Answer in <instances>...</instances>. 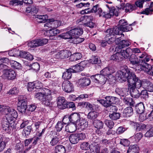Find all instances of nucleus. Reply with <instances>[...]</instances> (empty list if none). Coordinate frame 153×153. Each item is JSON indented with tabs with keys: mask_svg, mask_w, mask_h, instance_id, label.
<instances>
[{
	"mask_svg": "<svg viewBox=\"0 0 153 153\" xmlns=\"http://www.w3.org/2000/svg\"><path fill=\"white\" fill-rule=\"evenodd\" d=\"M0 113L5 115L1 122L3 129L7 132L15 129L16 123L15 119L18 117L16 111L12 108L0 105Z\"/></svg>",
	"mask_w": 153,
	"mask_h": 153,
	"instance_id": "1",
	"label": "nucleus"
},
{
	"mask_svg": "<svg viewBox=\"0 0 153 153\" xmlns=\"http://www.w3.org/2000/svg\"><path fill=\"white\" fill-rule=\"evenodd\" d=\"M141 80L136 76L129 79L128 81V89L130 90V94L132 97L138 98L140 94L139 91L136 88H140L141 87Z\"/></svg>",
	"mask_w": 153,
	"mask_h": 153,
	"instance_id": "2",
	"label": "nucleus"
},
{
	"mask_svg": "<svg viewBox=\"0 0 153 153\" xmlns=\"http://www.w3.org/2000/svg\"><path fill=\"white\" fill-rule=\"evenodd\" d=\"M42 92H37L34 95L35 98L42 101V103L47 106L52 105L51 101L52 99L51 91L47 88H44Z\"/></svg>",
	"mask_w": 153,
	"mask_h": 153,
	"instance_id": "3",
	"label": "nucleus"
},
{
	"mask_svg": "<svg viewBox=\"0 0 153 153\" xmlns=\"http://www.w3.org/2000/svg\"><path fill=\"white\" fill-rule=\"evenodd\" d=\"M133 24H130L129 26L127 25V22L124 19L120 20L119 22V26L117 27H115L113 28H110L108 29V31L109 32H112L113 31H115L116 34H120L122 35L121 31H128L132 30L131 26Z\"/></svg>",
	"mask_w": 153,
	"mask_h": 153,
	"instance_id": "4",
	"label": "nucleus"
},
{
	"mask_svg": "<svg viewBox=\"0 0 153 153\" xmlns=\"http://www.w3.org/2000/svg\"><path fill=\"white\" fill-rule=\"evenodd\" d=\"M133 75L136 76L134 73L130 72L128 70L124 69L122 70L119 71L116 73L115 79L119 80L122 79L123 81H125L126 79H127V82H128L129 79L133 76Z\"/></svg>",
	"mask_w": 153,
	"mask_h": 153,
	"instance_id": "5",
	"label": "nucleus"
},
{
	"mask_svg": "<svg viewBox=\"0 0 153 153\" xmlns=\"http://www.w3.org/2000/svg\"><path fill=\"white\" fill-rule=\"evenodd\" d=\"M86 138L84 133H79L71 134L69 137L70 142L72 144L77 143L80 140H83Z\"/></svg>",
	"mask_w": 153,
	"mask_h": 153,
	"instance_id": "6",
	"label": "nucleus"
},
{
	"mask_svg": "<svg viewBox=\"0 0 153 153\" xmlns=\"http://www.w3.org/2000/svg\"><path fill=\"white\" fill-rule=\"evenodd\" d=\"M105 100L103 99L97 100V102L105 107H108L111 105L116 103V97L110 96H108L105 97Z\"/></svg>",
	"mask_w": 153,
	"mask_h": 153,
	"instance_id": "7",
	"label": "nucleus"
},
{
	"mask_svg": "<svg viewBox=\"0 0 153 153\" xmlns=\"http://www.w3.org/2000/svg\"><path fill=\"white\" fill-rule=\"evenodd\" d=\"M48 42V40L46 39H37L28 42L27 45L31 48H35L45 45Z\"/></svg>",
	"mask_w": 153,
	"mask_h": 153,
	"instance_id": "8",
	"label": "nucleus"
},
{
	"mask_svg": "<svg viewBox=\"0 0 153 153\" xmlns=\"http://www.w3.org/2000/svg\"><path fill=\"white\" fill-rule=\"evenodd\" d=\"M2 72L3 74L1 75V77L4 79L8 80H13L16 77V73L15 71L12 69L4 70Z\"/></svg>",
	"mask_w": 153,
	"mask_h": 153,
	"instance_id": "9",
	"label": "nucleus"
},
{
	"mask_svg": "<svg viewBox=\"0 0 153 153\" xmlns=\"http://www.w3.org/2000/svg\"><path fill=\"white\" fill-rule=\"evenodd\" d=\"M91 78L93 82L100 84H105L107 80L111 81L108 77L101 74L92 75Z\"/></svg>",
	"mask_w": 153,
	"mask_h": 153,
	"instance_id": "10",
	"label": "nucleus"
},
{
	"mask_svg": "<svg viewBox=\"0 0 153 153\" xmlns=\"http://www.w3.org/2000/svg\"><path fill=\"white\" fill-rule=\"evenodd\" d=\"M114 72L113 69L111 67H106L100 71V74L108 77L110 80L115 79V77L112 75Z\"/></svg>",
	"mask_w": 153,
	"mask_h": 153,
	"instance_id": "11",
	"label": "nucleus"
},
{
	"mask_svg": "<svg viewBox=\"0 0 153 153\" xmlns=\"http://www.w3.org/2000/svg\"><path fill=\"white\" fill-rule=\"evenodd\" d=\"M141 70L146 72L148 74L153 76V65H149L146 63L142 62L141 64L139 65Z\"/></svg>",
	"mask_w": 153,
	"mask_h": 153,
	"instance_id": "12",
	"label": "nucleus"
},
{
	"mask_svg": "<svg viewBox=\"0 0 153 153\" xmlns=\"http://www.w3.org/2000/svg\"><path fill=\"white\" fill-rule=\"evenodd\" d=\"M18 103V110L22 113L25 114L27 109V104L25 99H19Z\"/></svg>",
	"mask_w": 153,
	"mask_h": 153,
	"instance_id": "13",
	"label": "nucleus"
},
{
	"mask_svg": "<svg viewBox=\"0 0 153 153\" xmlns=\"http://www.w3.org/2000/svg\"><path fill=\"white\" fill-rule=\"evenodd\" d=\"M141 87L145 89L147 91L153 92V84L147 80H141Z\"/></svg>",
	"mask_w": 153,
	"mask_h": 153,
	"instance_id": "14",
	"label": "nucleus"
},
{
	"mask_svg": "<svg viewBox=\"0 0 153 153\" xmlns=\"http://www.w3.org/2000/svg\"><path fill=\"white\" fill-rule=\"evenodd\" d=\"M109 29L106 31V35L105 37V40H106L107 43L108 44H111L115 40L116 37L114 35H119L120 34H116L115 31H113L112 32H109L108 31Z\"/></svg>",
	"mask_w": 153,
	"mask_h": 153,
	"instance_id": "15",
	"label": "nucleus"
},
{
	"mask_svg": "<svg viewBox=\"0 0 153 153\" xmlns=\"http://www.w3.org/2000/svg\"><path fill=\"white\" fill-rule=\"evenodd\" d=\"M62 88L66 92L70 93L74 90V87L72 83L69 81H64L62 85Z\"/></svg>",
	"mask_w": 153,
	"mask_h": 153,
	"instance_id": "16",
	"label": "nucleus"
},
{
	"mask_svg": "<svg viewBox=\"0 0 153 153\" xmlns=\"http://www.w3.org/2000/svg\"><path fill=\"white\" fill-rule=\"evenodd\" d=\"M129 60L130 63L133 65H137V69L140 71H142L141 70L140 67H139V65L140 64L142 63V62H143V60L142 62H141L140 60H138V57L135 55H131L130 58Z\"/></svg>",
	"mask_w": 153,
	"mask_h": 153,
	"instance_id": "17",
	"label": "nucleus"
},
{
	"mask_svg": "<svg viewBox=\"0 0 153 153\" xmlns=\"http://www.w3.org/2000/svg\"><path fill=\"white\" fill-rule=\"evenodd\" d=\"M57 103L58 108L60 109H64L66 107L67 102L63 97H58L57 99Z\"/></svg>",
	"mask_w": 153,
	"mask_h": 153,
	"instance_id": "18",
	"label": "nucleus"
},
{
	"mask_svg": "<svg viewBox=\"0 0 153 153\" xmlns=\"http://www.w3.org/2000/svg\"><path fill=\"white\" fill-rule=\"evenodd\" d=\"M86 62L85 61H82L80 63L73 66L72 68H71L73 71V72H78L82 71L84 67L85 66Z\"/></svg>",
	"mask_w": 153,
	"mask_h": 153,
	"instance_id": "19",
	"label": "nucleus"
},
{
	"mask_svg": "<svg viewBox=\"0 0 153 153\" xmlns=\"http://www.w3.org/2000/svg\"><path fill=\"white\" fill-rule=\"evenodd\" d=\"M88 122L84 119H80L76 124L77 128L80 129L81 130H83L86 128L88 127Z\"/></svg>",
	"mask_w": 153,
	"mask_h": 153,
	"instance_id": "20",
	"label": "nucleus"
},
{
	"mask_svg": "<svg viewBox=\"0 0 153 153\" xmlns=\"http://www.w3.org/2000/svg\"><path fill=\"white\" fill-rule=\"evenodd\" d=\"M69 121L72 123H76L80 119V115L79 113H74L71 114L68 117Z\"/></svg>",
	"mask_w": 153,
	"mask_h": 153,
	"instance_id": "21",
	"label": "nucleus"
},
{
	"mask_svg": "<svg viewBox=\"0 0 153 153\" xmlns=\"http://www.w3.org/2000/svg\"><path fill=\"white\" fill-rule=\"evenodd\" d=\"M90 149L91 153H99L100 150V144L96 142H93L91 144Z\"/></svg>",
	"mask_w": 153,
	"mask_h": 153,
	"instance_id": "22",
	"label": "nucleus"
},
{
	"mask_svg": "<svg viewBox=\"0 0 153 153\" xmlns=\"http://www.w3.org/2000/svg\"><path fill=\"white\" fill-rule=\"evenodd\" d=\"M92 19V18L91 16H82L78 19L76 21V22L79 25L85 26L87 23V22H88L89 21L91 20Z\"/></svg>",
	"mask_w": 153,
	"mask_h": 153,
	"instance_id": "23",
	"label": "nucleus"
},
{
	"mask_svg": "<svg viewBox=\"0 0 153 153\" xmlns=\"http://www.w3.org/2000/svg\"><path fill=\"white\" fill-rule=\"evenodd\" d=\"M116 107L114 106H112L110 107V111H112V113L110 114L109 117L110 118L113 120H116L118 119L120 117V114L118 113L114 112L116 110Z\"/></svg>",
	"mask_w": 153,
	"mask_h": 153,
	"instance_id": "24",
	"label": "nucleus"
},
{
	"mask_svg": "<svg viewBox=\"0 0 153 153\" xmlns=\"http://www.w3.org/2000/svg\"><path fill=\"white\" fill-rule=\"evenodd\" d=\"M70 31L72 33L73 36L77 37L80 36L82 34L83 30L82 28L77 27L70 30Z\"/></svg>",
	"mask_w": 153,
	"mask_h": 153,
	"instance_id": "25",
	"label": "nucleus"
},
{
	"mask_svg": "<svg viewBox=\"0 0 153 153\" xmlns=\"http://www.w3.org/2000/svg\"><path fill=\"white\" fill-rule=\"evenodd\" d=\"M131 53V49L129 48H128L125 50H121L120 52L121 55V57H122V60L124 58H128Z\"/></svg>",
	"mask_w": 153,
	"mask_h": 153,
	"instance_id": "26",
	"label": "nucleus"
},
{
	"mask_svg": "<svg viewBox=\"0 0 153 153\" xmlns=\"http://www.w3.org/2000/svg\"><path fill=\"white\" fill-rule=\"evenodd\" d=\"M128 89L126 88H117L115 90V92L120 96H124L128 94Z\"/></svg>",
	"mask_w": 153,
	"mask_h": 153,
	"instance_id": "27",
	"label": "nucleus"
},
{
	"mask_svg": "<svg viewBox=\"0 0 153 153\" xmlns=\"http://www.w3.org/2000/svg\"><path fill=\"white\" fill-rule=\"evenodd\" d=\"M20 57L27 59L32 60L33 59V56L29 53L24 51H21L19 52Z\"/></svg>",
	"mask_w": 153,
	"mask_h": 153,
	"instance_id": "28",
	"label": "nucleus"
},
{
	"mask_svg": "<svg viewBox=\"0 0 153 153\" xmlns=\"http://www.w3.org/2000/svg\"><path fill=\"white\" fill-rule=\"evenodd\" d=\"M10 63V60L6 58H0V69L6 68L7 65Z\"/></svg>",
	"mask_w": 153,
	"mask_h": 153,
	"instance_id": "29",
	"label": "nucleus"
},
{
	"mask_svg": "<svg viewBox=\"0 0 153 153\" xmlns=\"http://www.w3.org/2000/svg\"><path fill=\"white\" fill-rule=\"evenodd\" d=\"M139 148L137 145H131L129 146L127 153H138Z\"/></svg>",
	"mask_w": 153,
	"mask_h": 153,
	"instance_id": "30",
	"label": "nucleus"
},
{
	"mask_svg": "<svg viewBox=\"0 0 153 153\" xmlns=\"http://www.w3.org/2000/svg\"><path fill=\"white\" fill-rule=\"evenodd\" d=\"M51 29L46 31L45 33L48 36H52L56 35L60 33L59 30L55 28H51Z\"/></svg>",
	"mask_w": 153,
	"mask_h": 153,
	"instance_id": "31",
	"label": "nucleus"
},
{
	"mask_svg": "<svg viewBox=\"0 0 153 153\" xmlns=\"http://www.w3.org/2000/svg\"><path fill=\"white\" fill-rule=\"evenodd\" d=\"M35 18L38 23H43L46 22L48 19V17L47 15H36Z\"/></svg>",
	"mask_w": 153,
	"mask_h": 153,
	"instance_id": "32",
	"label": "nucleus"
},
{
	"mask_svg": "<svg viewBox=\"0 0 153 153\" xmlns=\"http://www.w3.org/2000/svg\"><path fill=\"white\" fill-rule=\"evenodd\" d=\"M79 83L82 86H87L90 83V80L88 78L84 77L79 79Z\"/></svg>",
	"mask_w": 153,
	"mask_h": 153,
	"instance_id": "33",
	"label": "nucleus"
},
{
	"mask_svg": "<svg viewBox=\"0 0 153 153\" xmlns=\"http://www.w3.org/2000/svg\"><path fill=\"white\" fill-rule=\"evenodd\" d=\"M75 123L69 124L65 127V131L69 132H73L75 131L77 128Z\"/></svg>",
	"mask_w": 153,
	"mask_h": 153,
	"instance_id": "34",
	"label": "nucleus"
},
{
	"mask_svg": "<svg viewBox=\"0 0 153 153\" xmlns=\"http://www.w3.org/2000/svg\"><path fill=\"white\" fill-rule=\"evenodd\" d=\"M144 105L142 102L137 104L136 106V111L139 114H142L144 112Z\"/></svg>",
	"mask_w": 153,
	"mask_h": 153,
	"instance_id": "35",
	"label": "nucleus"
},
{
	"mask_svg": "<svg viewBox=\"0 0 153 153\" xmlns=\"http://www.w3.org/2000/svg\"><path fill=\"white\" fill-rule=\"evenodd\" d=\"M73 70L71 68L68 69L67 71L64 72L62 76V78L64 79H68L71 77L72 74L71 73L73 72Z\"/></svg>",
	"mask_w": 153,
	"mask_h": 153,
	"instance_id": "36",
	"label": "nucleus"
},
{
	"mask_svg": "<svg viewBox=\"0 0 153 153\" xmlns=\"http://www.w3.org/2000/svg\"><path fill=\"white\" fill-rule=\"evenodd\" d=\"M66 150L65 147L62 145L56 146L55 148V153H65Z\"/></svg>",
	"mask_w": 153,
	"mask_h": 153,
	"instance_id": "37",
	"label": "nucleus"
},
{
	"mask_svg": "<svg viewBox=\"0 0 153 153\" xmlns=\"http://www.w3.org/2000/svg\"><path fill=\"white\" fill-rule=\"evenodd\" d=\"M59 36L65 39H71L72 40V39L73 38L72 33L70 32V30L65 33H62L59 35Z\"/></svg>",
	"mask_w": 153,
	"mask_h": 153,
	"instance_id": "38",
	"label": "nucleus"
},
{
	"mask_svg": "<svg viewBox=\"0 0 153 153\" xmlns=\"http://www.w3.org/2000/svg\"><path fill=\"white\" fill-rule=\"evenodd\" d=\"M66 119V118L64 117L62 120V123L61 122H59L57 123L56 126V128L57 131H59L62 130L64 126L63 123L65 124L67 123L65 121Z\"/></svg>",
	"mask_w": 153,
	"mask_h": 153,
	"instance_id": "39",
	"label": "nucleus"
},
{
	"mask_svg": "<svg viewBox=\"0 0 153 153\" xmlns=\"http://www.w3.org/2000/svg\"><path fill=\"white\" fill-rule=\"evenodd\" d=\"M51 21L52 23V26H51L53 28H55L61 26L63 24V22L60 20H55L53 19H51Z\"/></svg>",
	"mask_w": 153,
	"mask_h": 153,
	"instance_id": "40",
	"label": "nucleus"
},
{
	"mask_svg": "<svg viewBox=\"0 0 153 153\" xmlns=\"http://www.w3.org/2000/svg\"><path fill=\"white\" fill-rule=\"evenodd\" d=\"M82 57V55L81 53H75L71 55L70 60L72 61H74L80 59Z\"/></svg>",
	"mask_w": 153,
	"mask_h": 153,
	"instance_id": "41",
	"label": "nucleus"
},
{
	"mask_svg": "<svg viewBox=\"0 0 153 153\" xmlns=\"http://www.w3.org/2000/svg\"><path fill=\"white\" fill-rule=\"evenodd\" d=\"M110 59L116 62H119L122 60V57L119 52H117L113 55L110 57Z\"/></svg>",
	"mask_w": 153,
	"mask_h": 153,
	"instance_id": "42",
	"label": "nucleus"
},
{
	"mask_svg": "<svg viewBox=\"0 0 153 153\" xmlns=\"http://www.w3.org/2000/svg\"><path fill=\"white\" fill-rule=\"evenodd\" d=\"M124 116L126 117H130L133 113V110L131 107H128L126 108L123 111Z\"/></svg>",
	"mask_w": 153,
	"mask_h": 153,
	"instance_id": "43",
	"label": "nucleus"
},
{
	"mask_svg": "<svg viewBox=\"0 0 153 153\" xmlns=\"http://www.w3.org/2000/svg\"><path fill=\"white\" fill-rule=\"evenodd\" d=\"M135 6L134 4L129 3H126L125 6V12L127 13L131 12L135 9Z\"/></svg>",
	"mask_w": 153,
	"mask_h": 153,
	"instance_id": "44",
	"label": "nucleus"
},
{
	"mask_svg": "<svg viewBox=\"0 0 153 153\" xmlns=\"http://www.w3.org/2000/svg\"><path fill=\"white\" fill-rule=\"evenodd\" d=\"M95 128L97 129H101L103 128L104 124L100 120H95L93 123Z\"/></svg>",
	"mask_w": 153,
	"mask_h": 153,
	"instance_id": "45",
	"label": "nucleus"
},
{
	"mask_svg": "<svg viewBox=\"0 0 153 153\" xmlns=\"http://www.w3.org/2000/svg\"><path fill=\"white\" fill-rule=\"evenodd\" d=\"M134 124V126L136 128V130L137 131L143 130L146 128V126L143 124H139L137 123H135Z\"/></svg>",
	"mask_w": 153,
	"mask_h": 153,
	"instance_id": "46",
	"label": "nucleus"
},
{
	"mask_svg": "<svg viewBox=\"0 0 153 153\" xmlns=\"http://www.w3.org/2000/svg\"><path fill=\"white\" fill-rule=\"evenodd\" d=\"M130 44V42L127 40H122L120 42L118 48L121 49V48L127 47Z\"/></svg>",
	"mask_w": 153,
	"mask_h": 153,
	"instance_id": "47",
	"label": "nucleus"
},
{
	"mask_svg": "<svg viewBox=\"0 0 153 153\" xmlns=\"http://www.w3.org/2000/svg\"><path fill=\"white\" fill-rule=\"evenodd\" d=\"M143 136V134L141 133H137L133 137V140L135 142H138L141 139Z\"/></svg>",
	"mask_w": 153,
	"mask_h": 153,
	"instance_id": "48",
	"label": "nucleus"
},
{
	"mask_svg": "<svg viewBox=\"0 0 153 153\" xmlns=\"http://www.w3.org/2000/svg\"><path fill=\"white\" fill-rule=\"evenodd\" d=\"M98 13L100 17H104L106 18H110V16H109V13H106L102 12L101 8L98 9Z\"/></svg>",
	"mask_w": 153,
	"mask_h": 153,
	"instance_id": "49",
	"label": "nucleus"
},
{
	"mask_svg": "<svg viewBox=\"0 0 153 153\" xmlns=\"http://www.w3.org/2000/svg\"><path fill=\"white\" fill-rule=\"evenodd\" d=\"M10 63L11 67L16 69H19L21 68V65L19 62L13 60L10 61Z\"/></svg>",
	"mask_w": 153,
	"mask_h": 153,
	"instance_id": "50",
	"label": "nucleus"
},
{
	"mask_svg": "<svg viewBox=\"0 0 153 153\" xmlns=\"http://www.w3.org/2000/svg\"><path fill=\"white\" fill-rule=\"evenodd\" d=\"M153 5V2H151L149 8H146L145 10L142 12V13L146 14L147 15L152 13L153 11V8L152 7Z\"/></svg>",
	"mask_w": 153,
	"mask_h": 153,
	"instance_id": "51",
	"label": "nucleus"
},
{
	"mask_svg": "<svg viewBox=\"0 0 153 153\" xmlns=\"http://www.w3.org/2000/svg\"><path fill=\"white\" fill-rule=\"evenodd\" d=\"M26 11L28 13H36L38 11V9L34 6H31L26 8Z\"/></svg>",
	"mask_w": 153,
	"mask_h": 153,
	"instance_id": "52",
	"label": "nucleus"
},
{
	"mask_svg": "<svg viewBox=\"0 0 153 153\" xmlns=\"http://www.w3.org/2000/svg\"><path fill=\"white\" fill-rule=\"evenodd\" d=\"M36 106L34 105H30L27 107L25 114L29 115L30 112L34 111L36 109Z\"/></svg>",
	"mask_w": 153,
	"mask_h": 153,
	"instance_id": "53",
	"label": "nucleus"
},
{
	"mask_svg": "<svg viewBox=\"0 0 153 153\" xmlns=\"http://www.w3.org/2000/svg\"><path fill=\"white\" fill-rule=\"evenodd\" d=\"M98 113L95 111H91L88 114L87 117L88 119H94L97 117L98 116Z\"/></svg>",
	"mask_w": 153,
	"mask_h": 153,
	"instance_id": "54",
	"label": "nucleus"
},
{
	"mask_svg": "<svg viewBox=\"0 0 153 153\" xmlns=\"http://www.w3.org/2000/svg\"><path fill=\"white\" fill-rule=\"evenodd\" d=\"M59 139L56 136L52 138L51 141L50 142V144L52 146H54L59 143Z\"/></svg>",
	"mask_w": 153,
	"mask_h": 153,
	"instance_id": "55",
	"label": "nucleus"
},
{
	"mask_svg": "<svg viewBox=\"0 0 153 153\" xmlns=\"http://www.w3.org/2000/svg\"><path fill=\"white\" fill-rule=\"evenodd\" d=\"M118 9H116L114 7H113L111 9H110L109 14V16H110V18L114 15L117 16L118 15Z\"/></svg>",
	"mask_w": 153,
	"mask_h": 153,
	"instance_id": "56",
	"label": "nucleus"
},
{
	"mask_svg": "<svg viewBox=\"0 0 153 153\" xmlns=\"http://www.w3.org/2000/svg\"><path fill=\"white\" fill-rule=\"evenodd\" d=\"M83 38L74 37L72 39V42L74 44H78L82 42L84 40Z\"/></svg>",
	"mask_w": 153,
	"mask_h": 153,
	"instance_id": "57",
	"label": "nucleus"
},
{
	"mask_svg": "<svg viewBox=\"0 0 153 153\" xmlns=\"http://www.w3.org/2000/svg\"><path fill=\"white\" fill-rule=\"evenodd\" d=\"M61 59H65L68 58L70 55V53L67 51H60Z\"/></svg>",
	"mask_w": 153,
	"mask_h": 153,
	"instance_id": "58",
	"label": "nucleus"
},
{
	"mask_svg": "<svg viewBox=\"0 0 153 153\" xmlns=\"http://www.w3.org/2000/svg\"><path fill=\"white\" fill-rule=\"evenodd\" d=\"M32 129L31 126H28L25 128L22 132L23 134L25 136H28L30 134Z\"/></svg>",
	"mask_w": 153,
	"mask_h": 153,
	"instance_id": "59",
	"label": "nucleus"
},
{
	"mask_svg": "<svg viewBox=\"0 0 153 153\" xmlns=\"http://www.w3.org/2000/svg\"><path fill=\"white\" fill-rule=\"evenodd\" d=\"M91 144L90 145L87 142H83L81 145L80 146V148L82 150H87L88 149H90Z\"/></svg>",
	"mask_w": 153,
	"mask_h": 153,
	"instance_id": "60",
	"label": "nucleus"
},
{
	"mask_svg": "<svg viewBox=\"0 0 153 153\" xmlns=\"http://www.w3.org/2000/svg\"><path fill=\"white\" fill-rule=\"evenodd\" d=\"M123 101L125 103L128 105H132L134 104V102L131 98L125 97L123 99Z\"/></svg>",
	"mask_w": 153,
	"mask_h": 153,
	"instance_id": "61",
	"label": "nucleus"
},
{
	"mask_svg": "<svg viewBox=\"0 0 153 153\" xmlns=\"http://www.w3.org/2000/svg\"><path fill=\"white\" fill-rule=\"evenodd\" d=\"M90 62L93 64L100 63V58L98 56H94L92 59L90 60Z\"/></svg>",
	"mask_w": 153,
	"mask_h": 153,
	"instance_id": "62",
	"label": "nucleus"
},
{
	"mask_svg": "<svg viewBox=\"0 0 153 153\" xmlns=\"http://www.w3.org/2000/svg\"><path fill=\"white\" fill-rule=\"evenodd\" d=\"M10 4L13 6H16L19 5H22L23 2L22 1L18 0H12L10 1Z\"/></svg>",
	"mask_w": 153,
	"mask_h": 153,
	"instance_id": "63",
	"label": "nucleus"
},
{
	"mask_svg": "<svg viewBox=\"0 0 153 153\" xmlns=\"http://www.w3.org/2000/svg\"><path fill=\"white\" fill-rule=\"evenodd\" d=\"M105 123L110 128H112L114 125V123L112 120H105Z\"/></svg>",
	"mask_w": 153,
	"mask_h": 153,
	"instance_id": "64",
	"label": "nucleus"
}]
</instances>
